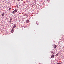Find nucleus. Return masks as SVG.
I'll return each mask as SVG.
<instances>
[{
    "mask_svg": "<svg viewBox=\"0 0 64 64\" xmlns=\"http://www.w3.org/2000/svg\"><path fill=\"white\" fill-rule=\"evenodd\" d=\"M14 29L12 28V30L11 32L12 33H13V32H14Z\"/></svg>",
    "mask_w": 64,
    "mask_h": 64,
    "instance_id": "nucleus-1",
    "label": "nucleus"
},
{
    "mask_svg": "<svg viewBox=\"0 0 64 64\" xmlns=\"http://www.w3.org/2000/svg\"><path fill=\"white\" fill-rule=\"evenodd\" d=\"M51 58L52 59H53V58H54V55L52 56H51Z\"/></svg>",
    "mask_w": 64,
    "mask_h": 64,
    "instance_id": "nucleus-2",
    "label": "nucleus"
},
{
    "mask_svg": "<svg viewBox=\"0 0 64 64\" xmlns=\"http://www.w3.org/2000/svg\"><path fill=\"white\" fill-rule=\"evenodd\" d=\"M16 24H14V26H13V29L14 28H16Z\"/></svg>",
    "mask_w": 64,
    "mask_h": 64,
    "instance_id": "nucleus-3",
    "label": "nucleus"
},
{
    "mask_svg": "<svg viewBox=\"0 0 64 64\" xmlns=\"http://www.w3.org/2000/svg\"><path fill=\"white\" fill-rule=\"evenodd\" d=\"M59 54V53H58V54H56V56H58Z\"/></svg>",
    "mask_w": 64,
    "mask_h": 64,
    "instance_id": "nucleus-4",
    "label": "nucleus"
},
{
    "mask_svg": "<svg viewBox=\"0 0 64 64\" xmlns=\"http://www.w3.org/2000/svg\"><path fill=\"white\" fill-rule=\"evenodd\" d=\"M53 47L54 48H56V47H57V46L56 45H54Z\"/></svg>",
    "mask_w": 64,
    "mask_h": 64,
    "instance_id": "nucleus-5",
    "label": "nucleus"
},
{
    "mask_svg": "<svg viewBox=\"0 0 64 64\" xmlns=\"http://www.w3.org/2000/svg\"><path fill=\"white\" fill-rule=\"evenodd\" d=\"M14 12H17V10H14Z\"/></svg>",
    "mask_w": 64,
    "mask_h": 64,
    "instance_id": "nucleus-6",
    "label": "nucleus"
},
{
    "mask_svg": "<svg viewBox=\"0 0 64 64\" xmlns=\"http://www.w3.org/2000/svg\"><path fill=\"white\" fill-rule=\"evenodd\" d=\"M26 22H27V23H29V20H26Z\"/></svg>",
    "mask_w": 64,
    "mask_h": 64,
    "instance_id": "nucleus-7",
    "label": "nucleus"
},
{
    "mask_svg": "<svg viewBox=\"0 0 64 64\" xmlns=\"http://www.w3.org/2000/svg\"><path fill=\"white\" fill-rule=\"evenodd\" d=\"M2 16H4V14L3 13V14H2Z\"/></svg>",
    "mask_w": 64,
    "mask_h": 64,
    "instance_id": "nucleus-8",
    "label": "nucleus"
},
{
    "mask_svg": "<svg viewBox=\"0 0 64 64\" xmlns=\"http://www.w3.org/2000/svg\"><path fill=\"white\" fill-rule=\"evenodd\" d=\"M12 14H15V12H12Z\"/></svg>",
    "mask_w": 64,
    "mask_h": 64,
    "instance_id": "nucleus-9",
    "label": "nucleus"
},
{
    "mask_svg": "<svg viewBox=\"0 0 64 64\" xmlns=\"http://www.w3.org/2000/svg\"><path fill=\"white\" fill-rule=\"evenodd\" d=\"M27 16V14H24V16Z\"/></svg>",
    "mask_w": 64,
    "mask_h": 64,
    "instance_id": "nucleus-10",
    "label": "nucleus"
},
{
    "mask_svg": "<svg viewBox=\"0 0 64 64\" xmlns=\"http://www.w3.org/2000/svg\"><path fill=\"white\" fill-rule=\"evenodd\" d=\"M51 54H52V53H53V52H52V51H51Z\"/></svg>",
    "mask_w": 64,
    "mask_h": 64,
    "instance_id": "nucleus-11",
    "label": "nucleus"
},
{
    "mask_svg": "<svg viewBox=\"0 0 64 64\" xmlns=\"http://www.w3.org/2000/svg\"><path fill=\"white\" fill-rule=\"evenodd\" d=\"M9 9L10 10L11 9V8H10Z\"/></svg>",
    "mask_w": 64,
    "mask_h": 64,
    "instance_id": "nucleus-12",
    "label": "nucleus"
},
{
    "mask_svg": "<svg viewBox=\"0 0 64 64\" xmlns=\"http://www.w3.org/2000/svg\"><path fill=\"white\" fill-rule=\"evenodd\" d=\"M21 0H18V1L19 2V1H20Z\"/></svg>",
    "mask_w": 64,
    "mask_h": 64,
    "instance_id": "nucleus-13",
    "label": "nucleus"
},
{
    "mask_svg": "<svg viewBox=\"0 0 64 64\" xmlns=\"http://www.w3.org/2000/svg\"><path fill=\"white\" fill-rule=\"evenodd\" d=\"M58 64H61V63H59Z\"/></svg>",
    "mask_w": 64,
    "mask_h": 64,
    "instance_id": "nucleus-14",
    "label": "nucleus"
},
{
    "mask_svg": "<svg viewBox=\"0 0 64 64\" xmlns=\"http://www.w3.org/2000/svg\"><path fill=\"white\" fill-rule=\"evenodd\" d=\"M21 1H23V0H21Z\"/></svg>",
    "mask_w": 64,
    "mask_h": 64,
    "instance_id": "nucleus-15",
    "label": "nucleus"
}]
</instances>
